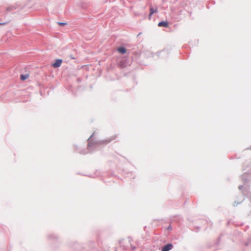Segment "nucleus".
Instances as JSON below:
<instances>
[{"label":"nucleus","instance_id":"f257e3e1","mask_svg":"<svg viewBox=\"0 0 251 251\" xmlns=\"http://www.w3.org/2000/svg\"><path fill=\"white\" fill-rule=\"evenodd\" d=\"M62 62V60L61 59H56L55 62L52 64V66L54 68L59 67L61 66Z\"/></svg>","mask_w":251,"mask_h":251},{"label":"nucleus","instance_id":"f03ea898","mask_svg":"<svg viewBox=\"0 0 251 251\" xmlns=\"http://www.w3.org/2000/svg\"><path fill=\"white\" fill-rule=\"evenodd\" d=\"M172 248L173 245L171 244H168L163 248L162 251H169V250H171Z\"/></svg>","mask_w":251,"mask_h":251},{"label":"nucleus","instance_id":"7ed1b4c3","mask_svg":"<svg viewBox=\"0 0 251 251\" xmlns=\"http://www.w3.org/2000/svg\"><path fill=\"white\" fill-rule=\"evenodd\" d=\"M116 138V136H113L112 137L107 139L106 140H103L101 142L102 144H108V143L110 142L112 140H114Z\"/></svg>","mask_w":251,"mask_h":251},{"label":"nucleus","instance_id":"20e7f679","mask_svg":"<svg viewBox=\"0 0 251 251\" xmlns=\"http://www.w3.org/2000/svg\"><path fill=\"white\" fill-rule=\"evenodd\" d=\"M168 25H169L168 23L166 21L160 22L158 24V26L159 27L163 26V27H167L168 26Z\"/></svg>","mask_w":251,"mask_h":251},{"label":"nucleus","instance_id":"39448f33","mask_svg":"<svg viewBox=\"0 0 251 251\" xmlns=\"http://www.w3.org/2000/svg\"><path fill=\"white\" fill-rule=\"evenodd\" d=\"M150 13L149 14V18L150 19L151 16L154 13H156L157 12V8H153V7H151L150 9Z\"/></svg>","mask_w":251,"mask_h":251},{"label":"nucleus","instance_id":"423d86ee","mask_svg":"<svg viewBox=\"0 0 251 251\" xmlns=\"http://www.w3.org/2000/svg\"><path fill=\"white\" fill-rule=\"evenodd\" d=\"M117 50L122 54H125L126 52V50L124 47H120L117 49Z\"/></svg>","mask_w":251,"mask_h":251},{"label":"nucleus","instance_id":"0eeeda50","mask_svg":"<svg viewBox=\"0 0 251 251\" xmlns=\"http://www.w3.org/2000/svg\"><path fill=\"white\" fill-rule=\"evenodd\" d=\"M28 77H29V75L27 74L25 75H22L20 76V78H21V80H25L27 78H28Z\"/></svg>","mask_w":251,"mask_h":251},{"label":"nucleus","instance_id":"6e6552de","mask_svg":"<svg viewBox=\"0 0 251 251\" xmlns=\"http://www.w3.org/2000/svg\"><path fill=\"white\" fill-rule=\"evenodd\" d=\"M6 23H0V25H5Z\"/></svg>","mask_w":251,"mask_h":251},{"label":"nucleus","instance_id":"1a4fd4ad","mask_svg":"<svg viewBox=\"0 0 251 251\" xmlns=\"http://www.w3.org/2000/svg\"><path fill=\"white\" fill-rule=\"evenodd\" d=\"M59 24L62 25H64L65 24H64V23H59Z\"/></svg>","mask_w":251,"mask_h":251}]
</instances>
